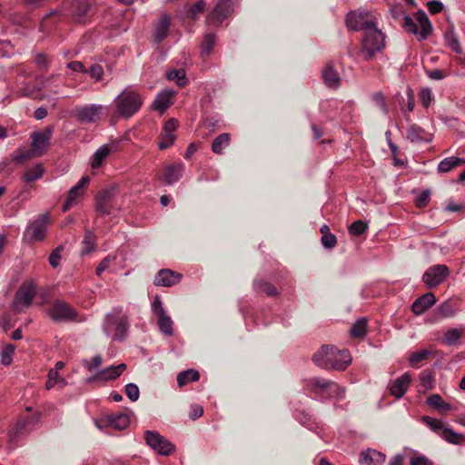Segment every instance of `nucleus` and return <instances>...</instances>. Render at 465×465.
I'll list each match as a JSON object with an SVG mask.
<instances>
[{"instance_id": "nucleus-17", "label": "nucleus", "mask_w": 465, "mask_h": 465, "mask_svg": "<svg viewBox=\"0 0 465 465\" xmlns=\"http://www.w3.org/2000/svg\"><path fill=\"white\" fill-rule=\"evenodd\" d=\"M182 274L170 269L160 270L154 277L156 286L171 287L180 282Z\"/></svg>"}, {"instance_id": "nucleus-57", "label": "nucleus", "mask_w": 465, "mask_h": 465, "mask_svg": "<svg viewBox=\"0 0 465 465\" xmlns=\"http://www.w3.org/2000/svg\"><path fill=\"white\" fill-rule=\"evenodd\" d=\"M125 393L132 401H137L140 396L139 388L134 383H128L125 386Z\"/></svg>"}, {"instance_id": "nucleus-21", "label": "nucleus", "mask_w": 465, "mask_h": 465, "mask_svg": "<svg viewBox=\"0 0 465 465\" xmlns=\"http://www.w3.org/2000/svg\"><path fill=\"white\" fill-rule=\"evenodd\" d=\"M171 25V18L166 14H163L154 25L153 39L156 43H161L167 36Z\"/></svg>"}, {"instance_id": "nucleus-11", "label": "nucleus", "mask_w": 465, "mask_h": 465, "mask_svg": "<svg viewBox=\"0 0 465 465\" xmlns=\"http://www.w3.org/2000/svg\"><path fill=\"white\" fill-rule=\"evenodd\" d=\"M449 274L450 271L446 265L437 264L430 267L424 272L422 280L430 289H432L443 282Z\"/></svg>"}, {"instance_id": "nucleus-37", "label": "nucleus", "mask_w": 465, "mask_h": 465, "mask_svg": "<svg viewBox=\"0 0 465 465\" xmlns=\"http://www.w3.org/2000/svg\"><path fill=\"white\" fill-rule=\"evenodd\" d=\"M427 403L430 407L437 409L442 412L451 410V406L446 401H444L443 399L439 394H433L430 396L427 400Z\"/></svg>"}, {"instance_id": "nucleus-38", "label": "nucleus", "mask_w": 465, "mask_h": 465, "mask_svg": "<svg viewBox=\"0 0 465 465\" xmlns=\"http://www.w3.org/2000/svg\"><path fill=\"white\" fill-rule=\"evenodd\" d=\"M43 174L44 167L41 163H37L25 172L24 181L32 183L41 178Z\"/></svg>"}, {"instance_id": "nucleus-61", "label": "nucleus", "mask_w": 465, "mask_h": 465, "mask_svg": "<svg viewBox=\"0 0 465 465\" xmlns=\"http://www.w3.org/2000/svg\"><path fill=\"white\" fill-rule=\"evenodd\" d=\"M420 385L424 389H428V388L431 387L433 379H432V376H431V374L430 372L423 371L420 375Z\"/></svg>"}, {"instance_id": "nucleus-47", "label": "nucleus", "mask_w": 465, "mask_h": 465, "mask_svg": "<svg viewBox=\"0 0 465 465\" xmlns=\"http://www.w3.org/2000/svg\"><path fill=\"white\" fill-rule=\"evenodd\" d=\"M372 103L381 109L384 114H389V108L385 102V97L381 92H377L371 95Z\"/></svg>"}, {"instance_id": "nucleus-54", "label": "nucleus", "mask_w": 465, "mask_h": 465, "mask_svg": "<svg viewBox=\"0 0 465 465\" xmlns=\"http://www.w3.org/2000/svg\"><path fill=\"white\" fill-rule=\"evenodd\" d=\"M175 135L173 134L164 133L161 134L160 141H159V148L163 150L168 147H170L173 143L174 142Z\"/></svg>"}, {"instance_id": "nucleus-30", "label": "nucleus", "mask_w": 465, "mask_h": 465, "mask_svg": "<svg viewBox=\"0 0 465 465\" xmlns=\"http://www.w3.org/2000/svg\"><path fill=\"white\" fill-rule=\"evenodd\" d=\"M231 142L230 134L223 133L219 134L212 143V151L216 154H223L224 149L227 148Z\"/></svg>"}, {"instance_id": "nucleus-33", "label": "nucleus", "mask_w": 465, "mask_h": 465, "mask_svg": "<svg viewBox=\"0 0 465 465\" xmlns=\"http://www.w3.org/2000/svg\"><path fill=\"white\" fill-rule=\"evenodd\" d=\"M83 249L81 254H88L95 249L96 246V236L91 230H86L84 232V240L82 242Z\"/></svg>"}, {"instance_id": "nucleus-63", "label": "nucleus", "mask_w": 465, "mask_h": 465, "mask_svg": "<svg viewBox=\"0 0 465 465\" xmlns=\"http://www.w3.org/2000/svg\"><path fill=\"white\" fill-rule=\"evenodd\" d=\"M102 362V357L100 355H96L92 358L90 361L86 362L84 366L89 371H92L94 369L98 368Z\"/></svg>"}, {"instance_id": "nucleus-32", "label": "nucleus", "mask_w": 465, "mask_h": 465, "mask_svg": "<svg viewBox=\"0 0 465 465\" xmlns=\"http://www.w3.org/2000/svg\"><path fill=\"white\" fill-rule=\"evenodd\" d=\"M465 163V160L459 157H448L443 159L438 165V170L440 173H448L452 169Z\"/></svg>"}, {"instance_id": "nucleus-46", "label": "nucleus", "mask_w": 465, "mask_h": 465, "mask_svg": "<svg viewBox=\"0 0 465 465\" xmlns=\"http://www.w3.org/2000/svg\"><path fill=\"white\" fill-rule=\"evenodd\" d=\"M166 77L170 81H175L181 87L186 84L185 72L183 69L170 71L166 74Z\"/></svg>"}, {"instance_id": "nucleus-27", "label": "nucleus", "mask_w": 465, "mask_h": 465, "mask_svg": "<svg viewBox=\"0 0 465 465\" xmlns=\"http://www.w3.org/2000/svg\"><path fill=\"white\" fill-rule=\"evenodd\" d=\"M183 165L182 163H175L167 166L164 170L165 183L171 185L177 182L182 176Z\"/></svg>"}, {"instance_id": "nucleus-45", "label": "nucleus", "mask_w": 465, "mask_h": 465, "mask_svg": "<svg viewBox=\"0 0 465 465\" xmlns=\"http://www.w3.org/2000/svg\"><path fill=\"white\" fill-rule=\"evenodd\" d=\"M445 39H446L447 45L452 51H454L457 54H461L462 53V49H461L460 44L456 35L454 34V32L452 30L448 32V33H446Z\"/></svg>"}, {"instance_id": "nucleus-39", "label": "nucleus", "mask_w": 465, "mask_h": 465, "mask_svg": "<svg viewBox=\"0 0 465 465\" xmlns=\"http://www.w3.org/2000/svg\"><path fill=\"white\" fill-rule=\"evenodd\" d=\"M440 436L450 443L459 444L465 440V436L460 433H457L451 429L445 427L440 432Z\"/></svg>"}, {"instance_id": "nucleus-3", "label": "nucleus", "mask_w": 465, "mask_h": 465, "mask_svg": "<svg viewBox=\"0 0 465 465\" xmlns=\"http://www.w3.org/2000/svg\"><path fill=\"white\" fill-rule=\"evenodd\" d=\"M114 104L121 116L129 118L140 110L143 98L137 91L126 88L115 98Z\"/></svg>"}, {"instance_id": "nucleus-23", "label": "nucleus", "mask_w": 465, "mask_h": 465, "mask_svg": "<svg viewBox=\"0 0 465 465\" xmlns=\"http://www.w3.org/2000/svg\"><path fill=\"white\" fill-rule=\"evenodd\" d=\"M411 381V376L408 373L397 378L390 387L391 394L397 399L401 398L407 391Z\"/></svg>"}, {"instance_id": "nucleus-62", "label": "nucleus", "mask_w": 465, "mask_h": 465, "mask_svg": "<svg viewBox=\"0 0 465 465\" xmlns=\"http://www.w3.org/2000/svg\"><path fill=\"white\" fill-rule=\"evenodd\" d=\"M411 465H433V462L427 457L420 455L411 459Z\"/></svg>"}, {"instance_id": "nucleus-58", "label": "nucleus", "mask_w": 465, "mask_h": 465, "mask_svg": "<svg viewBox=\"0 0 465 465\" xmlns=\"http://www.w3.org/2000/svg\"><path fill=\"white\" fill-rule=\"evenodd\" d=\"M321 242L325 248L332 249L335 247L337 243V239L334 234L328 233L326 235L322 236Z\"/></svg>"}, {"instance_id": "nucleus-19", "label": "nucleus", "mask_w": 465, "mask_h": 465, "mask_svg": "<svg viewBox=\"0 0 465 465\" xmlns=\"http://www.w3.org/2000/svg\"><path fill=\"white\" fill-rule=\"evenodd\" d=\"M459 301L457 299L450 298L441 304H440L436 309V318H450L456 314L459 310Z\"/></svg>"}, {"instance_id": "nucleus-41", "label": "nucleus", "mask_w": 465, "mask_h": 465, "mask_svg": "<svg viewBox=\"0 0 465 465\" xmlns=\"http://www.w3.org/2000/svg\"><path fill=\"white\" fill-rule=\"evenodd\" d=\"M330 382V380L323 378H312L307 381V387L314 393L319 394L323 389H327Z\"/></svg>"}, {"instance_id": "nucleus-6", "label": "nucleus", "mask_w": 465, "mask_h": 465, "mask_svg": "<svg viewBox=\"0 0 465 465\" xmlns=\"http://www.w3.org/2000/svg\"><path fill=\"white\" fill-rule=\"evenodd\" d=\"M113 327L115 329L114 334V339L123 341L126 337L129 329L128 317L125 315H115L113 313L106 314L103 324V330L107 337L111 335Z\"/></svg>"}, {"instance_id": "nucleus-14", "label": "nucleus", "mask_w": 465, "mask_h": 465, "mask_svg": "<svg viewBox=\"0 0 465 465\" xmlns=\"http://www.w3.org/2000/svg\"><path fill=\"white\" fill-rule=\"evenodd\" d=\"M219 0L214 9L208 15L207 20L213 25H219L232 11V0Z\"/></svg>"}, {"instance_id": "nucleus-48", "label": "nucleus", "mask_w": 465, "mask_h": 465, "mask_svg": "<svg viewBox=\"0 0 465 465\" xmlns=\"http://www.w3.org/2000/svg\"><path fill=\"white\" fill-rule=\"evenodd\" d=\"M422 420L427 426L430 427V429L431 430H433L434 432H437L439 435H440V432L445 428V426L440 420H437L434 418L423 416Z\"/></svg>"}, {"instance_id": "nucleus-42", "label": "nucleus", "mask_w": 465, "mask_h": 465, "mask_svg": "<svg viewBox=\"0 0 465 465\" xmlns=\"http://www.w3.org/2000/svg\"><path fill=\"white\" fill-rule=\"evenodd\" d=\"M55 384H58L61 388L65 386L66 381L64 378L59 376V372L57 370H50L48 372V380L45 383L46 390H51L54 387Z\"/></svg>"}, {"instance_id": "nucleus-15", "label": "nucleus", "mask_w": 465, "mask_h": 465, "mask_svg": "<svg viewBox=\"0 0 465 465\" xmlns=\"http://www.w3.org/2000/svg\"><path fill=\"white\" fill-rule=\"evenodd\" d=\"M35 295V288L32 283L23 284L17 291L13 307L16 312H20V305L29 306Z\"/></svg>"}, {"instance_id": "nucleus-24", "label": "nucleus", "mask_w": 465, "mask_h": 465, "mask_svg": "<svg viewBox=\"0 0 465 465\" xmlns=\"http://www.w3.org/2000/svg\"><path fill=\"white\" fill-rule=\"evenodd\" d=\"M386 456L384 453L369 449L360 455V462L365 465H381L385 462Z\"/></svg>"}, {"instance_id": "nucleus-25", "label": "nucleus", "mask_w": 465, "mask_h": 465, "mask_svg": "<svg viewBox=\"0 0 465 465\" xmlns=\"http://www.w3.org/2000/svg\"><path fill=\"white\" fill-rule=\"evenodd\" d=\"M324 84L331 88H337L341 83V77L331 63H328L322 73Z\"/></svg>"}, {"instance_id": "nucleus-20", "label": "nucleus", "mask_w": 465, "mask_h": 465, "mask_svg": "<svg viewBox=\"0 0 465 465\" xmlns=\"http://www.w3.org/2000/svg\"><path fill=\"white\" fill-rule=\"evenodd\" d=\"M436 302V297L432 292H427L419 297L412 303L411 310L414 314L420 315Z\"/></svg>"}, {"instance_id": "nucleus-9", "label": "nucleus", "mask_w": 465, "mask_h": 465, "mask_svg": "<svg viewBox=\"0 0 465 465\" xmlns=\"http://www.w3.org/2000/svg\"><path fill=\"white\" fill-rule=\"evenodd\" d=\"M116 190L114 187L101 190L95 197V210L101 214H110L114 209Z\"/></svg>"}, {"instance_id": "nucleus-8", "label": "nucleus", "mask_w": 465, "mask_h": 465, "mask_svg": "<svg viewBox=\"0 0 465 465\" xmlns=\"http://www.w3.org/2000/svg\"><path fill=\"white\" fill-rule=\"evenodd\" d=\"M103 106L88 104L77 106L72 111V115L82 124H93L100 121Z\"/></svg>"}, {"instance_id": "nucleus-36", "label": "nucleus", "mask_w": 465, "mask_h": 465, "mask_svg": "<svg viewBox=\"0 0 465 465\" xmlns=\"http://www.w3.org/2000/svg\"><path fill=\"white\" fill-rule=\"evenodd\" d=\"M108 421L111 426L117 430H124L130 424V420L128 415L124 413H119L116 415H110L108 417Z\"/></svg>"}, {"instance_id": "nucleus-34", "label": "nucleus", "mask_w": 465, "mask_h": 465, "mask_svg": "<svg viewBox=\"0 0 465 465\" xmlns=\"http://www.w3.org/2000/svg\"><path fill=\"white\" fill-rule=\"evenodd\" d=\"M158 317V326L160 331L168 336L173 334V321L170 316H168L164 310H161Z\"/></svg>"}, {"instance_id": "nucleus-29", "label": "nucleus", "mask_w": 465, "mask_h": 465, "mask_svg": "<svg viewBox=\"0 0 465 465\" xmlns=\"http://www.w3.org/2000/svg\"><path fill=\"white\" fill-rule=\"evenodd\" d=\"M463 330L458 328L449 329L444 333L443 342L448 346H456L461 343Z\"/></svg>"}, {"instance_id": "nucleus-43", "label": "nucleus", "mask_w": 465, "mask_h": 465, "mask_svg": "<svg viewBox=\"0 0 465 465\" xmlns=\"http://www.w3.org/2000/svg\"><path fill=\"white\" fill-rule=\"evenodd\" d=\"M254 286L258 292L264 293L268 296H274L278 293L276 287L263 280L255 281Z\"/></svg>"}, {"instance_id": "nucleus-18", "label": "nucleus", "mask_w": 465, "mask_h": 465, "mask_svg": "<svg viewBox=\"0 0 465 465\" xmlns=\"http://www.w3.org/2000/svg\"><path fill=\"white\" fill-rule=\"evenodd\" d=\"M39 420L40 413H35L31 417L19 419L14 430L9 431L10 440H15L18 435L24 431H29L33 430Z\"/></svg>"}, {"instance_id": "nucleus-10", "label": "nucleus", "mask_w": 465, "mask_h": 465, "mask_svg": "<svg viewBox=\"0 0 465 465\" xmlns=\"http://www.w3.org/2000/svg\"><path fill=\"white\" fill-rule=\"evenodd\" d=\"M49 315L55 322H70L76 319L77 313L67 302L55 301L49 311Z\"/></svg>"}, {"instance_id": "nucleus-51", "label": "nucleus", "mask_w": 465, "mask_h": 465, "mask_svg": "<svg viewBox=\"0 0 465 465\" xmlns=\"http://www.w3.org/2000/svg\"><path fill=\"white\" fill-rule=\"evenodd\" d=\"M367 228L368 225L364 222L358 220L351 224L349 232L353 236H360L365 232Z\"/></svg>"}, {"instance_id": "nucleus-31", "label": "nucleus", "mask_w": 465, "mask_h": 465, "mask_svg": "<svg viewBox=\"0 0 465 465\" xmlns=\"http://www.w3.org/2000/svg\"><path fill=\"white\" fill-rule=\"evenodd\" d=\"M407 139L411 143H420V142H429L430 138L428 134L421 128L412 125L407 131Z\"/></svg>"}, {"instance_id": "nucleus-59", "label": "nucleus", "mask_w": 465, "mask_h": 465, "mask_svg": "<svg viewBox=\"0 0 465 465\" xmlns=\"http://www.w3.org/2000/svg\"><path fill=\"white\" fill-rule=\"evenodd\" d=\"M419 98L421 104L427 108L431 102V92L429 88L422 89L419 94Z\"/></svg>"}, {"instance_id": "nucleus-64", "label": "nucleus", "mask_w": 465, "mask_h": 465, "mask_svg": "<svg viewBox=\"0 0 465 465\" xmlns=\"http://www.w3.org/2000/svg\"><path fill=\"white\" fill-rule=\"evenodd\" d=\"M177 127H178V121L174 118H171L165 123L163 132L173 134V132L177 129Z\"/></svg>"}, {"instance_id": "nucleus-49", "label": "nucleus", "mask_w": 465, "mask_h": 465, "mask_svg": "<svg viewBox=\"0 0 465 465\" xmlns=\"http://www.w3.org/2000/svg\"><path fill=\"white\" fill-rule=\"evenodd\" d=\"M344 395V391L334 381H331L327 386V393L325 398H341Z\"/></svg>"}, {"instance_id": "nucleus-13", "label": "nucleus", "mask_w": 465, "mask_h": 465, "mask_svg": "<svg viewBox=\"0 0 465 465\" xmlns=\"http://www.w3.org/2000/svg\"><path fill=\"white\" fill-rule=\"evenodd\" d=\"M49 223V214L45 213L32 223L25 231V236L30 242L42 241L45 237L46 225Z\"/></svg>"}, {"instance_id": "nucleus-40", "label": "nucleus", "mask_w": 465, "mask_h": 465, "mask_svg": "<svg viewBox=\"0 0 465 465\" xmlns=\"http://www.w3.org/2000/svg\"><path fill=\"white\" fill-rule=\"evenodd\" d=\"M37 157V155L32 151L29 150H17L13 155V161L18 164L22 165L25 163L32 160L33 158Z\"/></svg>"}, {"instance_id": "nucleus-52", "label": "nucleus", "mask_w": 465, "mask_h": 465, "mask_svg": "<svg viewBox=\"0 0 465 465\" xmlns=\"http://www.w3.org/2000/svg\"><path fill=\"white\" fill-rule=\"evenodd\" d=\"M215 44V35L213 34L206 35L202 45L203 51L202 54L203 55H209L213 48Z\"/></svg>"}, {"instance_id": "nucleus-56", "label": "nucleus", "mask_w": 465, "mask_h": 465, "mask_svg": "<svg viewBox=\"0 0 465 465\" xmlns=\"http://www.w3.org/2000/svg\"><path fill=\"white\" fill-rule=\"evenodd\" d=\"M64 250L63 245L57 246L49 256V263L53 268H56L60 263L61 252Z\"/></svg>"}, {"instance_id": "nucleus-28", "label": "nucleus", "mask_w": 465, "mask_h": 465, "mask_svg": "<svg viewBox=\"0 0 465 465\" xmlns=\"http://www.w3.org/2000/svg\"><path fill=\"white\" fill-rule=\"evenodd\" d=\"M114 151V146H110L109 144L102 145L97 151L94 153L91 166L92 168H99L102 166L103 162L108 157V155Z\"/></svg>"}, {"instance_id": "nucleus-44", "label": "nucleus", "mask_w": 465, "mask_h": 465, "mask_svg": "<svg viewBox=\"0 0 465 465\" xmlns=\"http://www.w3.org/2000/svg\"><path fill=\"white\" fill-rule=\"evenodd\" d=\"M367 321L364 318L358 320L351 329V335L354 338H361L366 333Z\"/></svg>"}, {"instance_id": "nucleus-16", "label": "nucleus", "mask_w": 465, "mask_h": 465, "mask_svg": "<svg viewBox=\"0 0 465 465\" xmlns=\"http://www.w3.org/2000/svg\"><path fill=\"white\" fill-rule=\"evenodd\" d=\"M89 183V177L84 176L78 182V183L72 187L68 193V197L63 205V212L69 210L74 204H75L79 199L84 194L85 187Z\"/></svg>"}, {"instance_id": "nucleus-50", "label": "nucleus", "mask_w": 465, "mask_h": 465, "mask_svg": "<svg viewBox=\"0 0 465 465\" xmlns=\"http://www.w3.org/2000/svg\"><path fill=\"white\" fill-rule=\"evenodd\" d=\"M15 349V348L13 344H7L3 348L1 352V362L4 365L7 366L11 364Z\"/></svg>"}, {"instance_id": "nucleus-12", "label": "nucleus", "mask_w": 465, "mask_h": 465, "mask_svg": "<svg viewBox=\"0 0 465 465\" xmlns=\"http://www.w3.org/2000/svg\"><path fill=\"white\" fill-rule=\"evenodd\" d=\"M52 134V127H47L42 132H34L31 134V149L37 155V157L41 156L45 152Z\"/></svg>"}, {"instance_id": "nucleus-60", "label": "nucleus", "mask_w": 465, "mask_h": 465, "mask_svg": "<svg viewBox=\"0 0 465 465\" xmlns=\"http://www.w3.org/2000/svg\"><path fill=\"white\" fill-rule=\"evenodd\" d=\"M86 73H89L92 78L96 81H100L104 74V70L100 64H94L90 67V69Z\"/></svg>"}, {"instance_id": "nucleus-53", "label": "nucleus", "mask_w": 465, "mask_h": 465, "mask_svg": "<svg viewBox=\"0 0 465 465\" xmlns=\"http://www.w3.org/2000/svg\"><path fill=\"white\" fill-rule=\"evenodd\" d=\"M430 354V351L428 350H421L419 351H415L411 353V355L409 358L410 363L411 365H415L428 358V356Z\"/></svg>"}, {"instance_id": "nucleus-7", "label": "nucleus", "mask_w": 465, "mask_h": 465, "mask_svg": "<svg viewBox=\"0 0 465 465\" xmlns=\"http://www.w3.org/2000/svg\"><path fill=\"white\" fill-rule=\"evenodd\" d=\"M144 439L147 445L160 455L169 456L175 450L174 445L157 431L146 430L144 432Z\"/></svg>"}, {"instance_id": "nucleus-2", "label": "nucleus", "mask_w": 465, "mask_h": 465, "mask_svg": "<svg viewBox=\"0 0 465 465\" xmlns=\"http://www.w3.org/2000/svg\"><path fill=\"white\" fill-rule=\"evenodd\" d=\"M391 13L397 19L400 18V16H402L403 28L405 31L415 35L419 41L428 38V36L431 34V24L427 15L423 11L420 10L416 13L415 18L417 22L406 15L401 6L391 9Z\"/></svg>"}, {"instance_id": "nucleus-4", "label": "nucleus", "mask_w": 465, "mask_h": 465, "mask_svg": "<svg viewBox=\"0 0 465 465\" xmlns=\"http://www.w3.org/2000/svg\"><path fill=\"white\" fill-rule=\"evenodd\" d=\"M385 47V36L375 25L364 33L361 40V54L365 60L371 59L377 53Z\"/></svg>"}, {"instance_id": "nucleus-35", "label": "nucleus", "mask_w": 465, "mask_h": 465, "mask_svg": "<svg viewBox=\"0 0 465 465\" xmlns=\"http://www.w3.org/2000/svg\"><path fill=\"white\" fill-rule=\"evenodd\" d=\"M200 378V374L197 371L193 369H189L187 371H181L177 375V383L179 387H183L187 383L191 381H196Z\"/></svg>"}, {"instance_id": "nucleus-5", "label": "nucleus", "mask_w": 465, "mask_h": 465, "mask_svg": "<svg viewBox=\"0 0 465 465\" xmlns=\"http://www.w3.org/2000/svg\"><path fill=\"white\" fill-rule=\"evenodd\" d=\"M346 25L350 30L360 31L364 33L377 25L376 16L367 11H352L346 15Z\"/></svg>"}, {"instance_id": "nucleus-1", "label": "nucleus", "mask_w": 465, "mask_h": 465, "mask_svg": "<svg viewBox=\"0 0 465 465\" xmlns=\"http://www.w3.org/2000/svg\"><path fill=\"white\" fill-rule=\"evenodd\" d=\"M313 363L325 370L343 371L351 361L347 350L340 351L333 345H322L312 355Z\"/></svg>"}, {"instance_id": "nucleus-55", "label": "nucleus", "mask_w": 465, "mask_h": 465, "mask_svg": "<svg viewBox=\"0 0 465 465\" xmlns=\"http://www.w3.org/2000/svg\"><path fill=\"white\" fill-rule=\"evenodd\" d=\"M204 8L205 3L203 0H200L190 7L188 10V16L192 19H195L199 14L203 12Z\"/></svg>"}, {"instance_id": "nucleus-26", "label": "nucleus", "mask_w": 465, "mask_h": 465, "mask_svg": "<svg viewBox=\"0 0 465 465\" xmlns=\"http://www.w3.org/2000/svg\"><path fill=\"white\" fill-rule=\"evenodd\" d=\"M126 370L124 363L110 366L95 373V378L103 381H113L118 378Z\"/></svg>"}, {"instance_id": "nucleus-22", "label": "nucleus", "mask_w": 465, "mask_h": 465, "mask_svg": "<svg viewBox=\"0 0 465 465\" xmlns=\"http://www.w3.org/2000/svg\"><path fill=\"white\" fill-rule=\"evenodd\" d=\"M175 92L166 89L159 93L153 104L154 110L163 113L172 104Z\"/></svg>"}]
</instances>
